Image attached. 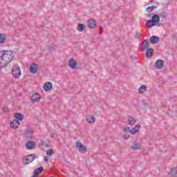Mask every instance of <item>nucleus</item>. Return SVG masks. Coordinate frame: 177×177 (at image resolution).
<instances>
[{
    "instance_id": "nucleus-1",
    "label": "nucleus",
    "mask_w": 177,
    "mask_h": 177,
    "mask_svg": "<svg viewBox=\"0 0 177 177\" xmlns=\"http://www.w3.org/2000/svg\"><path fill=\"white\" fill-rule=\"evenodd\" d=\"M15 55L11 50L0 51V68L6 67L9 63H11Z\"/></svg>"
},
{
    "instance_id": "nucleus-2",
    "label": "nucleus",
    "mask_w": 177,
    "mask_h": 177,
    "mask_svg": "<svg viewBox=\"0 0 177 177\" xmlns=\"http://www.w3.org/2000/svg\"><path fill=\"white\" fill-rule=\"evenodd\" d=\"M12 75L14 78H20V76L21 75V71L20 70V66H19V65H14L12 68Z\"/></svg>"
},
{
    "instance_id": "nucleus-3",
    "label": "nucleus",
    "mask_w": 177,
    "mask_h": 177,
    "mask_svg": "<svg viewBox=\"0 0 177 177\" xmlns=\"http://www.w3.org/2000/svg\"><path fill=\"white\" fill-rule=\"evenodd\" d=\"M35 158V154L28 155L23 159V162L26 165L31 164V162L34 161Z\"/></svg>"
},
{
    "instance_id": "nucleus-4",
    "label": "nucleus",
    "mask_w": 177,
    "mask_h": 177,
    "mask_svg": "<svg viewBox=\"0 0 177 177\" xmlns=\"http://www.w3.org/2000/svg\"><path fill=\"white\" fill-rule=\"evenodd\" d=\"M88 27L91 29L96 28L97 27V22L93 19H90L87 21Z\"/></svg>"
},
{
    "instance_id": "nucleus-5",
    "label": "nucleus",
    "mask_w": 177,
    "mask_h": 177,
    "mask_svg": "<svg viewBox=\"0 0 177 177\" xmlns=\"http://www.w3.org/2000/svg\"><path fill=\"white\" fill-rule=\"evenodd\" d=\"M76 149H78L79 151H80V153H86V147H85V145L81 144V142H76Z\"/></svg>"
},
{
    "instance_id": "nucleus-6",
    "label": "nucleus",
    "mask_w": 177,
    "mask_h": 177,
    "mask_svg": "<svg viewBox=\"0 0 177 177\" xmlns=\"http://www.w3.org/2000/svg\"><path fill=\"white\" fill-rule=\"evenodd\" d=\"M39 68H38V65L35 63L31 64L30 67V72L31 74H37L38 73Z\"/></svg>"
},
{
    "instance_id": "nucleus-7",
    "label": "nucleus",
    "mask_w": 177,
    "mask_h": 177,
    "mask_svg": "<svg viewBox=\"0 0 177 177\" xmlns=\"http://www.w3.org/2000/svg\"><path fill=\"white\" fill-rule=\"evenodd\" d=\"M156 70H161L164 68V61L162 59H158L155 63Z\"/></svg>"
},
{
    "instance_id": "nucleus-8",
    "label": "nucleus",
    "mask_w": 177,
    "mask_h": 177,
    "mask_svg": "<svg viewBox=\"0 0 177 177\" xmlns=\"http://www.w3.org/2000/svg\"><path fill=\"white\" fill-rule=\"evenodd\" d=\"M10 126L12 129H17L20 127V122L15 119L10 123Z\"/></svg>"
},
{
    "instance_id": "nucleus-9",
    "label": "nucleus",
    "mask_w": 177,
    "mask_h": 177,
    "mask_svg": "<svg viewBox=\"0 0 177 177\" xmlns=\"http://www.w3.org/2000/svg\"><path fill=\"white\" fill-rule=\"evenodd\" d=\"M68 64H69V67L72 68V70L77 68V66H78V64H77V62H75V60H74V59L73 58H71L69 59Z\"/></svg>"
},
{
    "instance_id": "nucleus-10",
    "label": "nucleus",
    "mask_w": 177,
    "mask_h": 177,
    "mask_svg": "<svg viewBox=\"0 0 177 177\" xmlns=\"http://www.w3.org/2000/svg\"><path fill=\"white\" fill-rule=\"evenodd\" d=\"M53 88V84L50 82H47L44 85V91H46V92L50 91Z\"/></svg>"
},
{
    "instance_id": "nucleus-11",
    "label": "nucleus",
    "mask_w": 177,
    "mask_h": 177,
    "mask_svg": "<svg viewBox=\"0 0 177 177\" xmlns=\"http://www.w3.org/2000/svg\"><path fill=\"white\" fill-rule=\"evenodd\" d=\"M39 99H41L39 93H35L30 97L31 102H39Z\"/></svg>"
},
{
    "instance_id": "nucleus-12",
    "label": "nucleus",
    "mask_w": 177,
    "mask_h": 177,
    "mask_svg": "<svg viewBox=\"0 0 177 177\" xmlns=\"http://www.w3.org/2000/svg\"><path fill=\"white\" fill-rule=\"evenodd\" d=\"M15 118L16 121H19V122H20V121H23L24 120V115H23V113H17L15 114Z\"/></svg>"
},
{
    "instance_id": "nucleus-13",
    "label": "nucleus",
    "mask_w": 177,
    "mask_h": 177,
    "mask_svg": "<svg viewBox=\"0 0 177 177\" xmlns=\"http://www.w3.org/2000/svg\"><path fill=\"white\" fill-rule=\"evenodd\" d=\"M26 149H28V150H31L34 149V147H35V142L33 141H28L26 143Z\"/></svg>"
},
{
    "instance_id": "nucleus-14",
    "label": "nucleus",
    "mask_w": 177,
    "mask_h": 177,
    "mask_svg": "<svg viewBox=\"0 0 177 177\" xmlns=\"http://www.w3.org/2000/svg\"><path fill=\"white\" fill-rule=\"evenodd\" d=\"M140 130V124H137L136 127H133V129H132L130 131V133H131V135H135L138 133V132H139Z\"/></svg>"
},
{
    "instance_id": "nucleus-15",
    "label": "nucleus",
    "mask_w": 177,
    "mask_h": 177,
    "mask_svg": "<svg viewBox=\"0 0 177 177\" xmlns=\"http://www.w3.org/2000/svg\"><path fill=\"white\" fill-rule=\"evenodd\" d=\"M149 41L152 44H158V42H160V37L157 36H152L150 37Z\"/></svg>"
},
{
    "instance_id": "nucleus-16",
    "label": "nucleus",
    "mask_w": 177,
    "mask_h": 177,
    "mask_svg": "<svg viewBox=\"0 0 177 177\" xmlns=\"http://www.w3.org/2000/svg\"><path fill=\"white\" fill-rule=\"evenodd\" d=\"M154 55V49L153 48H147L145 53L146 57H151Z\"/></svg>"
},
{
    "instance_id": "nucleus-17",
    "label": "nucleus",
    "mask_w": 177,
    "mask_h": 177,
    "mask_svg": "<svg viewBox=\"0 0 177 177\" xmlns=\"http://www.w3.org/2000/svg\"><path fill=\"white\" fill-rule=\"evenodd\" d=\"M131 147L133 150H140V149H142V145L140 143L133 142Z\"/></svg>"
},
{
    "instance_id": "nucleus-18",
    "label": "nucleus",
    "mask_w": 177,
    "mask_h": 177,
    "mask_svg": "<svg viewBox=\"0 0 177 177\" xmlns=\"http://www.w3.org/2000/svg\"><path fill=\"white\" fill-rule=\"evenodd\" d=\"M141 46H142V48H143V49H147V50L149 49V48L150 46V44H149V39L144 40Z\"/></svg>"
},
{
    "instance_id": "nucleus-19",
    "label": "nucleus",
    "mask_w": 177,
    "mask_h": 177,
    "mask_svg": "<svg viewBox=\"0 0 177 177\" xmlns=\"http://www.w3.org/2000/svg\"><path fill=\"white\" fill-rule=\"evenodd\" d=\"M128 124L129 125H134V124H136V119L132 116H129L128 118Z\"/></svg>"
},
{
    "instance_id": "nucleus-20",
    "label": "nucleus",
    "mask_w": 177,
    "mask_h": 177,
    "mask_svg": "<svg viewBox=\"0 0 177 177\" xmlns=\"http://www.w3.org/2000/svg\"><path fill=\"white\" fill-rule=\"evenodd\" d=\"M25 136L27 139H31L32 138V131L31 130H26L25 131Z\"/></svg>"
},
{
    "instance_id": "nucleus-21",
    "label": "nucleus",
    "mask_w": 177,
    "mask_h": 177,
    "mask_svg": "<svg viewBox=\"0 0 177 177\" xmlns=\"http://www.w3.org/2000/svg\"><path fill=\"white\" fill-rule=\"evenodd\" d=\"M153 23H154V24H157V23H158L160 21V17H158V15H153L152 16V19Z\"/></svg>"
},
{
    "instance_id": "nucleus-22",
    "label": "nucleus",
    "mask_w": 177,
    "mask_h": 177,
    "mask_svg": "<svg viewBox=\"0 0 177 177\" xmlns=\"http://www.w3.org/2000/svg\"><path fill=\"white\" fill-rule=\"evenodd\" d=\"M154 26H156V24H154L151 19L147 21V27H148V28H151L154 27Z\"/></svg>"
},
{
    "instance_id": "nucleus-23",
    "label": "nucleus",
    "mask_w": 177,
    "mask_h": 177,
    "mask_svg": "<svg viewBox=\"0 0 177 177\" xmlns=\"http://www.w3.org/2000/svg\"><path fill=\"white\" fill-rule=\"evenodd\" d=\"M87 121H88V122H89V124H93L95 122V121H96V118L93 115H90L87 118Z\"/></svg>"
},
{
    "instance_id": "nucleus-24",
    "label": "nucleus",
    "mask_w": 177,
    "mask_h": 177,
    "mask_svg": "<svg viewBox=\"0 0 177 177\" xmlns=\"http://www.w3.org/2000/svg\"><path fill=\"white\" fill-rule=\"evenodd\" d=\"M146 91H147V86H146V85H142L139 88L140 93H143L146 92Z\"/></svg>"
},
{
    "instance_id": "nucleus-25",
    "label": "nucleus",
    "mask_w": 177,
    "mask_h": 177,
    "mask_svg": "<svg viewBox=\"0 0 177 177\" xmlns=\"http://www.w3.org/2000/svg\"><path fill=\"white\" fill-rule=\"evenodd\" d=\"M77 30L80 31V32H82V31L85 30V25L80 24L77 26Z\"/></svg>"
},
{
    "instance_id": "nucleus-26",
    "label": "nucleus",
    "mask_w": 177,
    "mask_h": 177,
    "mask_svg": "<svg viewBox=\"0 0 177 177\" xmlns=\"http://www.w3.org/2000/svg\"><path fill=\"white\" fill-rule=\"evenodd\" d=\"M6 41V37L5 36V34H0V44H3Z\"/></svg>"
},
{
    "instance_id": "nucleus-27",
    "label": "nucleus",
    "mask_w": 177,
    "mask_h": 177,
    "mask_svg": "<svg viewBox=\"0 0 177 177\" xmlns=\"http://www.w3.org/2000/svg\"><path fill=\"white\" fill-rule=\"evenodd\" d=\"M53 149H48L46 151L47 156H49L50 157H52L53 156Z\"/></svg>"
},
{
    "instance_id": "nucleus-28",
    "label": "nucleus",
    "mask_w": 177,
    "mask_h": 177,
    "mask_svg": "<svg viewBox=\"0 0 177 177\" xmlns=\"http://www.w3.org/2000/svg\"><path fill=\"white\" fill-rule=\"evenodd\" d=\"M153 9H154V6L147 7L146 8V10H147V12H148V13H150L151 12H153Z\"/></svg>"
},
{
    "instance_id": "nucleus-29",
    "label": "nucleus",
    "mask_w": 177,
    "mask_h": 177,
    "mask_svg": "<svg viewBox=\"0 0 177 177\" xmlns=\"http://www.w3.org/2000/svg\"><path fill=\"white\" fill-rule=\"evenodd\" d=\"M3 113H5V114H8V113H9V109L8 107H3Z\"/></svg>"
},
{
    "instance_id": "nucleus-30",
    "label": "nucleus",
    "mask_w": 177,
    "mask_h": 177,
    "mask_svg": "<svg viewBox=\"0 0 177 177\" xmlns=\"http://www.w3.org/2000/svg\"><path fill=\"white\" fill-rule=\"evenodd\" d=\"M160 17H162V19H165L167 17V14L165 12H162L160 14Z\"/></svg>"
},
{
    "instance_id": "nucleus-31",
    "label": "nucleus",
    "mask_w": 177,
    "mask_h": 177,
    "mask_svg": "<svg viewBox=\"0 0 177 177\" xmlns=\"http://www.w3.org/2000/svg\"><path fill=\"white\" fill-rule=\"evenodd\" d=\"M124 131L131 133V128H129V127H126L124 128Z\"/></svg>"
},
{
    "instance_id": "nucleus-32",
    "label": "nucleus",
    "mask_w": 177,
    "mask_h": 177,
    "mask_svg": "<svg viewBox=\"0 0 177 177\" xmlns=\"http://www.w3.org/2000/svg\"><path fill=\"white\" fill-rule=\"evenodd\" d=\"M129 138V134H125L124 136V140H128Z\"/></svg>"
},
{
    "instance_id": "nucleus-33",
    "label": "nucleus",
    "mask_w": 177,
    "mask_h": 177,
    "mask_svg": "<svg viewBox=\"0 0 177 177\" xmlns=\"http://www.w3.org/2000/svg\"><path fill=\"white\" fill-rule=\"evenodd\" d=\"M49 158H50V156H45L44 157V161L46 162H48V161H49Z\"/></svg>"
},
{
    "instance_id": "nucleus-34",
    "label": "nucleus",
    "mask_w": 177,
    "mask_h": 177,
    "mask_svg": "<svg viewBox=\"0 0 177 177\" xmlns=\"http://www.w3.org/2000/svg\"><path fill=\"white\" fill-rule=\"evenodd\" d=\"M140 33H136V38H138V39H140Z\"/></svg>"
}]
</instances>
